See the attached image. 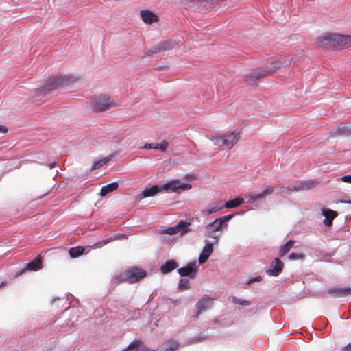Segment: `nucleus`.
<instances>
[{"label": "nucleus", "mask_w": 351, "mask_h": 351, "mask_svg": "<svg viewBox=\"0 0 351 351\" xmlns=\"http://www.w3.org/2000/svg\"><path fill=\"white\" fill-rule=\"evenodd\" d=\"M141 16L146 24H152L154 22V13L149 10H141Z\"/></svg>", "instance_id": "25"}, {"label": "nucleus", "mask_w": 351, "mask_h": 351, "mask_svg": "<svg viewBox=\"0 0 351 351\" xmlns=\"http://www.w3.org/2000/svg\"><path fill=\"white\" fill-rule=\"evenodd\" d=\"M201 312H199L198 310H197L196 313L193 316V319H195L199 317V315Z\"/></svg>", "instance_id": "53"}, {"label": "nucleus", "mask_w": 351, "mask_h": 351, "mask_svg": "<svg viewBox=\"0 0 351 351\" xmlns=\"http://www.w3.org/2000/svg\"><path fill=\"white\" fill-rule=\"evenodd\" d=\"M322 39L323 45H328L334 49L341 50L351 47V35L327 33Z\"/></svg>", "instance_id": "2"}, {"label": "nucleus", "mask_w": 351, "mask_h": 351, "mask_svg": "<svg viewBox=\"0 0 351 351\" xmlns=\"http://www.w3.org/2000/svg\"><path fill=\"white\" fill-rule=\"evenodd\" d=\"M295 243L294 240L289 239L287 240L284 244H282L278 250V256L280 258L283 257L285 254H287L290 250L292 248L293 244Z\"/></svg>", "instance_id": "21"}, {"label": "nucleus", "mask_w": 351, "mask_h": 351, "mask_svg": "<svg viewBox=\"0 0 351 351\" xmlns=\"http://www.w3.org/2000/svg\"><path fill=\"white\" fill-rule=\"evenodd\" d=\"M232 302L233 304H239L241 306H249L251 304V301L238 298L237 297H232Z\"/></svg>", "instance_id": "34"}, {"label": "nucleus", "mask_w": 351, "mask_h": 351, "mask_svg": "<svg viewBox=\"0 0 351 351\" xmlns=\"http://www.w3.org/2000/svg\"><path fill=\"white\" fill-rule=\"evenodd\" d=\"M180 346V343L175 339H170L168 343L160 351H176Z\"/></svg>", "instance_id": "23"}, {"label": "nucleus", "mask_w": 351, "mask_h": 351, "mask_svg": "<svg viewBox=\"0 0 351 351\" xmlns=\"http://www.w3.org/2000/svg\"><path fill=\"white\" fill-rule=\"evenodd\" d=\"M119 185L117 182H112L108 184L101 189L100 195L102 197L106 196L108 193H111L117 189Z\"/></svg>", "instance_id": "22"}, {"label": "nucleus", "mask_w": 351, "mask_h": 351, "mask_svg": "<svg viewBox=\"0 0 351 351\" xmlns=\"http://www.w3.org/2000/svg\"><path fill=\"white\" fill-rule=\"evenodd\" d=\"M330 135L332 136H350V135H351V126H349V125L336 126L330 131Z\"/></svg>", "instance_id": "16"}, {"label": "nucleus", "mask_w": 351, "mask_h": 351, "mask_svg": "<svg viewBox=\"0 0 351 351\" xmlns=\"http://www.w3.org/2000/svg\"><path fill=\"white\" fill-rule=\"evenodd\" d=\"M223 140H222V141L223 142L224 147L230 149L239 141V133H236L235 132H233L228 135L223 136Z\"/></svg>", "instance_id": "15"}, {"label": "nucleus", "mask_w": 351, "mask_h": 351, "mask_svg": "<svg viewBox=\"0 0 351 351\" xmlns=\"http://www.w3.org/2000/svg\"><path fill=\"white\" fill-rule=\"evenodd\" d=\"M108 160L106 158H104L99 161L95 162L93 165V169H96L101 167L103 165H106L108 162Z\"/></svg>", "instance_id": "39"}, {"label": "nucleus", "mask_w": 351, "mask_h": 351, "mask_svg": "<svg viewBox=\"0 0 351 351\" xmlns=\"http://www.w3.org/2000/svg\"><path fill=\"white\" fill-rule=\"evenodd\" d=\"M209 257H210V256H208V254L201 252V254H199V258H198L199 265H202V264H204V263H206L208 261V259L209 258Z\"/></svg>", "instance_id": "40"}, {"label": "nucleus", "mask_w": 351, "mask_h": 351, "mask_svg": "<svg viewBox=\"0 0 351 351\" xmlns=\"http://www.w3.org/2000/svg\"><path fill=\"white\" fill-rule=\"evenodd\" d=\"M282 66L280 62H275L272 63L271 66L256 68L245 75L244 81L247 84L256 85L259 79L275 73Z\"/></svg>", "instance_id": "1"}, {"label": "nucleus", "mask_w": 351, "mask_h": 351, "mask_svg": "<svg viewBox=\"0 0 351 351\" xmlns=\"http://www.w3.org/2000/svg\"><path fill=\"white\" fill-rule=\"evenodd\" d=\"M252 197V195H248L244 199H245V202H255V200H253V199H251V197Z\"/></svg>", "instance_id": "50"}, {"label": "nucleus", "mask_w": 351, "mask_h": 351, "mask_svg": "<svg viewBox=\"0 0 351 351\" xmlns=\"http://www.w3.org/2000/svg\"><path fill=\"white\" fill-rule=\"evenodd\" d=\"M265 197V196L264 195V194H263V193L262 191L261 193L252 195V197L250 198H251V199L256 201V200L260 199H263Z\"/></svg>", "instance_id": "43"}, {"label": "nucleus", "mask_w": 351, "mask_h": 351, "mask_svg": "<svg viewBox=\"0 0 351 351\" xmlns=\"http://www.w3.org/2000/svg\"><path fill=\"white\" fill-rule=\"evenodd\" d=\"M178 226H176V224L173 226L167 227L166 228L159 230V232L161 234H167L169 235H173L176 234H178Z\"/></svg>", "instance_id": "28"}, {"label": "nucleus", "mask_w": 351, "mask_h": 351, "mask_svg": "<svg viewBox=\"0 0 351 351\" xmlns=\"http://www.w3.org/2000/svg\"><path fill=\"white\" fill-rule=\"evenodd\" d=\"M54 165H55V164H53V165H51V168L54 167Z\"/></svg>", "instance_id": "59"}, {"label": "nucleus", "mask_w": 351, "mask_h": 351, "mask_svg": "<svg viewBox=\"0 0 351 351\" xmlns=\"http://www.w3.org/2000/svg\"><path fill=\"white\" fill-rule=\"evenodd\" d=\"M206 244L203 247L202 252L206 254H208V256H210L212 252H213V244L210 242H209L208 240H205Z\"/></svg>", "instance_id": "33"}, {"label": "nucleus", "mask_w": 351, "mask_h": 351, "mask_svg": "<svg viewBox=\"0 0 351 351\" xmlns=\"http://www.w3.org/2000/svg\"><path fill=\"white\" fill-rule=\"evenodd\" d=\"M178 266V262L175 259H168L160 267L159 271L162 274H167Z\"/></svg>", "instance_id": "14"}, {"label": "nucleus", "mask_w": 351, "mask_h": 351, "mask_svg": "<svg viewBox=\"0 0 351 351\" xmlns=\"http://www.w3.org/2000/svg\"><path fill=\"white\" fill-rule=\"evenodd\" d=\"M321 214L324 217L323 223L328 228L332 226L333 220L339 215L337 211L327 208H322L321 209Z\"/></svg>", "instance_id": "11"}, {"label": "nucleus", "mask_w": 351, "mask_h": 351, "mask_svg": "<svg viewBox=\"0 0 351 351\" xmlns=\"http://www.w3.org/2000/svg\"><path fill=\"white\" fill-rule=\"evenodd\" d=\"M190 288L189 285V280L186 278H182L178 282V289L179 291H182L185 289H189Z\"/></svg>", "instance_id": "29"}, {"label": "nucleus", "mask_w": 351, "mask_h": 351, "mask_svg": "<svg viewBox=\"0 0 351 351\" xmlns=\"http://www.w3.org/2000/svg\"><path fill=\"white\" fill-rule=\"evenodd\" d=\"M166 68H168V66H165V65H160V64L155 63V71H156V70L160 71V70H163Z\"/></svg>", "instance_id": "46"}, {"label": "nucleus", "mask_w": 351, "mask_h": 351, "mask_svg": "<svg viewBox=\"0 0 351 351\" xmlns=\"http://www.w3.org/2000/svg\"><path fill=\"white\" fill-rule=\"evenodd\" d=\"M91 106L95 112H100L115 106V103L110 97L98 96L92 100Z\"/></svg>", "instance_id": "5"}, {"label": "nucleus", "mask_w": 351, "mask_h": 351, "mask_svg": "<svg viewBox=\"0 0 351 351\" xmlns=\"http://www.w3.org/2000/svg\"><path fill=\"white\" fill-rule=\"evenodd\" d=\"M221 228H222V226L220 224V221H219V219H217L216 218L206 226V231L204 234L205 236H211V233L215 232Z\"/></svg>", "instance_id": "18"}, {"label": "nucleus", "mask_w": 351, "mask_h": 351, "mask_svg": "<svg viewBox=\"0 0 351 351\" xmlns=\"http://www.w3.org/2000/svg\"><path fill=\"white\" fill-rule=\"evenodd\" d=\"M277 187L279 188L276 191L278 194L282 193H289L291 191H295L293 189H292V186H277Z\"/></svg>", "instance_id": "38"}, {"label": "nucleus", "mask_w": 351, "mask_h": 351, "mask_svg": "<svg viewBox=\"0 0 351 351\" xmlns=\"http://www.w3.org/2000/svg\"><path fill=\"white\" fill-rule=\"evenodd\" d=\"M245 210H243V211H240V212H239V213H236L235 215H244V214H245Z\"/></svg>", "instance_id": "55"}, {"label": "nucleus", "mask_w": 351, "mask_h": 351, "mask_svg": "<svg viewBox=\"0 0 351 351\" xmlns=\"http://www.w3.org/2000/svg\"><path fill=\"white\" fill-rule=\"evenodd\" d=\"M75 82L71 76L68 75H56L49 77L46 82L45 89L50 90L59 86L67 85Z\"/></svg>", "instance_id": "6"}, {"label": "nucleus", "mask_w": 351, "mask_h": 351, "mask_svg": "<svg viewBox=\"0 0 351 351\" xmlns=\"http://www.w3.org/2000/svg\"><path fill=\"white\" fill-rule=\"evenodd\" d=\"M340 180L343 182L351 184V174L343 176Z\"/></svg>", "instance_id": "44"}, {"label": "nucleus", "mask_w": 351, "mask_h": 351, "mask_svg": "<svg viewBox=\"0 0 351 351\" xmlns=\"http://www.w3.org/2000/svg\"><path fill=\"white\" fill-rule=\"evenodd\" d=\"M219 236V234H216L213 232V233H211V236H206V237H209V238H213L215 239V241L212 243L214 245V244H217L218 243Z\"/></svg>", "instance_id": "45"}, {"label": "nucleus", "mask_w": 351, "mask_h": 351, "mask_svg": "<svg viewBox=\"0 0 351 351\" xmlns=\"http://www.w3.org/2000/svg\"><path fill=\"white\" fill-rule=\"evenodd\" d=\"M143 148H145V149H152L154 148V146L151 143H149V144H145L144 146H143Z\"/></svg>", "instance_id": "52"}, {"label": "nucleus", "mask_w": 351, "mask_h": 351, "mask_svg": "<svg viewBox=\"0 0 351 351\" xmlns=\"http://www.w3.org/2000/svg\"><path fill=\"white\" fill-rule=\"evenodd\" d=\"M84 249L83 247L77 246L70 248L69 252L71 257L77 258L82 255L84 253Z\"/></svg>", "instance_id": "27"}, {"label": "nucleus", "mask_w": 351, "mask_h": 351, "mask_svg": "<svg viewBox=\"0 0 351 351\" xmlns=\"http://www.w3.org/2000/svg\"><path fill=\"white\" fill-rule=\"evenodd\" d=\"M195 175H191V176H190V178H191V180H194V179H195Z\"/></svg>", "instance_id": "56"}, {"label": "nucleus", "mask_w": 351, "mask_h": 351, "mask_svg": "<svg viewBox=\"0 0 351 351\" xmlns=\"http://www.w3.org/2000/svg\"><path fill=\"white\" fill-rule=\"evenodd\" d=\"M197 266L196 261H193L188 263L185 266L178 268L177 271L181 277L194 278L197 273Z\"/></svg>", "instance_id": "7"}, {"label": "nucleus", "mask_w": 351, "mask_h": 351, "mask_svg": "<svg viewBox=\"0 0 351 351\" xmlns=\"http://www.w3.org/2000/svg\"><path fill=\"white\" fill-rule=\"evenodd\" d=\"M210 301L211 298L209 296L204 295L196 302V309L198 310L199 312L205 311L207 309L208 306L210 304Z\"/></svg>", "instance_id": "20"}, {"label": "nucleus", "mask_w": 351, "mask_h": 351, "mask_svg": "<svg viewBox=\"0 0 351 351\" xmlns=\"http://www.w3.org/2000/svg\"><path fill=\"white\" fill-rule=\"evenodd\" d=\"M194 217H190L186 219H180L176 223V226H178V232L180 236H184L191 230V226L192 224Z\"/></svg>", "instance_id": "12"}, {"label": "nucleus", "mask_w": 351, "mask_h": 351, "mask_svg": "<svg viewBox=\"0 0 351 351\" xmlns=\"http://www.w3.org/2000/svg\"><path fill=\"white\" fill-rule=\"evenodd\" d=\"M191 188V184L182 182L180 180L166 181L163 184H155V195L158 193H179L190 190Z\"/></svg>", "instance_id": "3"}, {"label": "nucleus", "mask_w": 351, "mask_h": 351, "mask_svg": "<svg viewBox=\"0 0 351 351\" xmlns=\"http://www.w3.org/2000/svg\"><path fill=\"white\" fill-rule=\"evenodd\" d=\"M274 192V188L271 186H267L265 188V189L263 191V193L265 196L271 195Z\"/></svg>", "instance_id": "42"}, {"label": "nucleus", "mask_w": 351, "mask_h": 351, "mask_svg": "<svg viewBox=\"0 0 351 351\" xmlns=\"http://www.w3.org/2000/svg\"><path fill=\"white\" fill-rule=\"evenodd\" d=\"M304 258V255L302 253L298 252H291L288 256V259L289 261H296L299 259H303Z\"/></svg>", "instance_id": "35"}, {"label": "nucleus", "mask_w": 351, "mask_h": 351, "mask_svg": "<svg viewBox=\"0 0 351 351\" xmlns=\"http://www.w3.org/2000/svg\"><path fill=\"white\" fill-rule=\"evenodd\" d=\"M104 244H106L108 243V241H104Z\"/></svg>", "instance_id": "57"}, {"label": "nucleus", "mask_w": 351, "mask_h": 351, "mask_svg": "<svg viewBox=\"0 0 351 351\" xmlns=\"http://www.w3.org/2000/svg\"><path fill=\"white\" fill-rule=\"evenodd\" d=\"M341 351H351V342L343 346Z\"/></svg>", "instance_id": "47"}, {"label": "nucleus", "mask_w": 351, "mask_h": 351, "mask_svg": "<svg viewBox=\"0 0 351 351\" xmlns=\"http://www.w3.org/2000/svg\"><path fill=\"white\" fill-rule=\"evenodd\" d=\"M222 140H223V136H213L212 138V141L213 142V143L220 147H224L223 142L222 141Z\"/></svg>", "instance_id": "37"}, {"label": "nucleus", "mask_w": 351, "mask_h": 351, "mask_svg": "<svg viewBox=\"0 0 351 351\" xmlns=\"http://www.w3.org/2000/svg\"><path fill=\"white\" fill-rule=\"evenodd\" d=\"M221 202H216L214 204H210L206 210H205V214L207 215H211L218 210L224 208Z\"/></svg>", "instance_id": "26"}, {"label": "nucleus", "mask_w": 351, "mask_h": 351, "mask_svg": "<svg viewBox=\"0 0 351 351\" xmlns=\"http://www.w3.org/2000/svg\"><path fill=\"white\" fill-rule=\"evenodd\" d=\"M41 268H42L41 258L40 256H37L33 261L28 263L24 269H23L20 271L17 272L16 274V276H18L22 274L25 270L38 271V270L40 269Z\"/></svg>", "instance_id": "13"}, {"label": "nucleus", "mask_w": 351, "mask_h": 351, "mask_svg": "<svg viewBox=\"0 0 351 351\" xmlns=\"http://www.w3.org/2000/svg\"><path fill=\"white\" fill-rule=\"evenodd\" d=\"M235 215V213H231L226 215L221 216L220 217L217 218V219H219V221H220V224L222 227H226L227 226V222L229 221L230 219H232L234 216Z\"/></svg>", "instance_id": "31"}, {"label": "nucleus", "mask_w": 351, "mask_h": 351, "mask_svg": "<svg viewBox=\"0 0 351 351\" xmlns=\"http://www.w3.org/2000/svg\"><path fill=\"white\" fill-rule=\"evenodd\" d=\"M206 339L205 335H199L197 337H191L189 340L190 343H195Z\"/></svg>", "instance_id": "41"}, {"label": "nucleus", "mask_w": 351, "mask_h": 351, "mask_svg": "<svg viewBox=\"0 0 351 351\" xmlns=\"http://www.w3.org/2000/svg\"><path fill=\"white\" fill-rule=\"evenodd\" d=\"M123 351H148L141 340L136 339L131 342Z\"/></svg>", "instance_id": "17"}, {"label": "nucleus", "mask_w": 351, "mask_h": 351, "mask_svg": "<svg viewBox=\"0 0 351 351\" xmlns=\"http://www.w3.org/2000/svg\"><path fill=\"white\" fill-rule=\"evenodd\" d=\"M339 202L342 203V204H351V199L343 198V199H339Z\"/></svg>", "instance_id": "48"}, {"label": "nucleus", "mask_w": 351, "mask_h": 351, "mask_svg": "<svg viewBox=\"0 0 351 351\" xmlns=\"http://www.w3.org/2000/svg\"><path fill=\"white\" fill-rule=\"evenodd\" d=\"M146 271L138 267H132L128 269L122 275L120 282L130 284L135 283L146 276Z\"/></svg>", "instance_id": "4"}, {"label": "nucleus", "mask_w": 351, "mask_h": 351, "mask_svg": "<svg viewBox=\"0 0 351 351\" xmlns=\"http://www.w3.org/2000/svg\"><path fill=\"white\" fill-rule=\"evenodd\" d=\"M169 146V142L163 140L161 142H155V150H159L161 152H165L167 150Z\"/></svg>", "instance_id": "32"}, {"label": "nucleus", "mask_w": 351, "mask_h": 351, "mask_svg": "<svg viewBox=\"0 0 351 351\" xmlns=\"http://www.w3.org/2000/svg\"><path fill=\"white\" fill-rule=\"evenodd\" d=\"M263 280V276L258 275L256 276L248 278L245 282V288L252 287L251 285L254 282H259Z\"/></svg>", "instance_id": "30"}, {"label": "nucleus", "mask_w": 351, "mask_h": 351, "mask_svg": "<svg viewBox=\"0 0 351 351\" xmlns=\"http://www.w3.org/2000/svg\"><path fill=\"white\" fill-rule=\"evenodd\" d=\"M315 186V182L313 181L307 182L304 183H300L298 184H295L292 186V189L294 191H300V190H309Z\"/></svg>", "instance_id": "24"}, {"label": "nucleus", "mask_w": 351, "mask_h": 351, "mask_svg": "<svg viewBox=\"0 0 351 351\" xmlns=\"http://www.w3.org/2000/svg\"><path fill=\"white\" fill-rule=\"evenodd\" d=\"M141 196L143 197H148L154 196V186L148 189H144L141 193Z\"/></svg>", "instance_id": "36"}, {"label": "nucleus", "mask_w": 351, "mask_h": 351, "mask_svg": "<svg viewBox=\"0 0 351 351\" xmlns=\"http://www.w3.org/2000/svg\"><path fill=\"white\" fill-rule=\"evenodd\" d=\"M159 21V15L157 14L156 12H155V25H156V23ZM155 30H156V27L155 26Z\"/></svg>", "instance_id": "51"}, {"label": "nucleus", "mask_w": 351, "mask_h": 351, "mask_svg": "<svg viewBox=\"0 0 351 351\" xmlns=\"http://www.w3.org/2000/svg\"><path fill=\"white\" fill-rule=\"evenodd\" d=\"M179 44V40L176 38H169L155 44V54L165 53L172 49Z\"/></svg>", "instance_id": "8"}, {"label": "nucleus", "mask_w": 351, "mask_h": 351, "mask_svg": "<svg viewBox=\"0 0 351 351\" xmlns=\"http://www.w3.org/2000/svg\"><path fill=\"white\" fill-rule=\"evenodd\" d=\"M326 293L334 298H344L351 295V287H339L334 286L328 288Z\"/></svg>", "instance_id": "10"}, {"label": "nucleus", "mask_w": 351, "mask_h": 351, "mask_svg": "<svg viewBox=\"0 0 351 351\" xmlns=\"http://www.w3.org/2000/svg\"><path fill=\"white\" fill-rule=\"evenodd\" d=\"M7 285V282L6 281H3L2 282L1 284H0V289L3 287L4 286H5Z\"/></svg>", "instance_id": "54"}, {"label": "nucleus", "mask_w": 351, "mask_h": 351, "mask_svg": "<svg viewBox=\"0 0 351 351\" xmlns=\"http://www.w3.org/2000/svg\"><path fill=\"white\" fill-rule=\"evenodd\" d=\"M322 296H324V297H325V293H322Z\"/></svg>", "instance_id": "58"}, {"label": "nucleus", "mask_w": 351, "mask_h": 351, "mask_svg": "<svg viewBox=\"0 0 351 351\" xmlns=\"http://www.w3.org/2000/svg\"><path fill=\"white\" fill-rule=\"evenodd\" d=\"M8 132V128L4 126L0 125V133H6Z\"/></svg>", "instance_id": "49"}, {"label": "nucleus", "mask_w": 351, "mask_h": 351, "mask_svg": "<svg viewBox=\"0 0 351 351\" xmlns=\"http://www.w3.org/2000/svg\"><path fill=\"white\" fill-rule=\"evenodd\" d=\"M284 263L279 258H275L265 271V274L269 276L277 277L282 271Z\"/></svg>", "instance_id": "9"}, {"label": "nucleus", "mask_w": 351, "mask_h": 351, "mask_svg": "<svg viewBox=\"0 0 351 351\" xmlns=\"http://www.w3.org/2000/svg\"><path fill=\"white\" fill-rule=\"evenodd\" d=\"M245 202L244 198L241 197H236L234 199H230L227 202H226L223 206H224V208H235L239 206L240 205L243 204Z\"/></svg>", "instance_id": "19"}]
</instances>
